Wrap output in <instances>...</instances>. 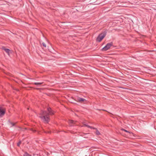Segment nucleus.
I'll return each instance as SVG.
<instances>
[{"mask_svg":"<svg viewBox=\"0 0 156 156\" xmlns=\"http://www.w3.org/2000/svg\"><path fill=\"white\" fill-rule=\"evenodd\" d=\"M48 113L46 111H42L40 113L41 115L39 116L41 119L46 123H48L49 120V115H53L54 114L53 112L51 110L50 108H47Z\"/></svg>","mask_w":156,"mask_h":156,"instance_id":"1","label":"nucleus"},{"mask_svg":"<svg viewBox=\"0 0 156 156\" xmlns=\"http://www.w3.org/2000/svg\"><path fill=\"white\" fill-rule=\"evenodd\" d=\"M42 45H43V46L44 47H45V48H46V44H45L44 43V42H43V43H42Z\"/></svg>","mask_w":156,"mask_h":156,"instance_id":"15","label":"nucleus"},{"mask_svg":"<svg viewBox=\"0 0 156 156\" xmlns=\"http://www.w3.org/2000/svg\"><path fill=\"white\" fill-rule=\"evenodd\" d=\"M9 123H10L12 125V126H11V127H12V126H15V123L11 122H10L9 120Z\"/></svg>","mask_w":156,"mask_h":156,"instance_id":"10","label":"nucleus"},{"mask_svg":"<svg viewBox=\"0 0 156 156\" xmlns=\"http://www.w3.org/2000/svg\"><path fill=\"white\" fill-rule=\"evenodd\" d=\"M23 156H31L27 152H25L23 154Z\"/></svg>","mask_w":156,"mask_h":156,"instance_id":"9","label":"nucleus"},{"mask_svg":"<svg viewBox=\"0 0 156 156\" xmlns=\"http://www.w3.org/2000/svg\"><path fill=\"white\" fill-rule=\"evenodd\" d=\"M5 110L0 106V118L2 117L5 114Z\"/></svg>","mask_w":156,"mask_h":156,"instance_id":"4","label":"nucleus"},{"mask_svg":"<svg viewBox=\"0 0 156 156\" xmlns=\"http://www.w3.org/2000/svg\"><path fill=\"white\" fill-rule=\"evenodd\" d=\"M113 45V43L111 42L109 43H108L106 44V45L102 49V51H105L108 50L111 46Z\"/></svg>","mask_w":156,"mask_h":156,"instance_id":"3","label":"nucleus"},{"mask_svg":"<svg viewBox=\"0 0 156 156\" xmlns=\"http://www.w3.org/2000/svg\"><path fill=\"white\" fill-rule=\"evenodd\" d=\"M71 102L73 103H75V102L73 101H71Z\"/></svg>","mask_w":156,"mask_h":156,"instance_id":"17","label":"nucleus"},{"mask_svg":"<svg viewBox=\"0 0 156 156\" xmlns=\"http://www.w3.org/2000/svg\"><path fill=\"white\" fill-rule=\"evenodd\" d=\"M2 49L4 50L7 54L9 55L10 50L8 48H5V47H2Z\"/></svg>","mask_w":156,"mask_h":156,"instance_id":"7","label":"nucleus"},{"mask_svg":"<svg viewBox=\"0 0 156 156\" xmlns=\"http://www.w3.org/2000/svg\"><path fill=\"white\" fill-rule=\"evenodd\" d=\"M42 83H40V82H35L34 83V84L35 85H41Z\"/></svg>","mask_w":156,"mask_h":156,"instance_id":"11","label":"nucleus"},{"mask_svg":"<svg viewBox=\"0 0 156 156\" xmlns=\"http://www.w3.org/2000/svg\"><path fill=\"white\" fill-rule=\"evenodd\" d=\"M76 122L73 120H69V123L72 124H75Z\"/></svg>","mask_w":156,"mask_h":156,"instance_id":"8","label":"nucleus"},{"mask_svg":"<svg viewBox=\"0 0 156 156\" xmlns=\"http://www.w3.org/2000/svg\"><path fill=\"white\" fill-rule=\"evenodd\" d=\"M76 101L80 102H83L86 101V100L85 99L81 98L79 97H77L75 100Z\"/></svg>","mask_w":156,"mask_h":156,"instance_id":"5","label":"nucleus"},{"mask_svg":"<svg viewBox=\"0 0 156 156\" xmlns=\"http://www.w3.org/2000/svg\"><path fill=\"white\" fill-rule=\"evenodd\" d=\"M21 143V141H20L17 143V146H20V144Z\"/></svg>","mask_w":156,"mask_h":156,"instance_id":"16","label":"nucleus"},{"mask_svg":"<svg viewBox=\"0 0 156 156\" xmlns=\"http://www.w3.org/2000/svg\"><path fill=\"white\" fill-rule=\"evenodd\" d=\"M83 126H81L82 127V126H86V127H87L88 128H90L91 129H96V128H95L94 127H93L91 126H90L88 125L87 124H86L84 122L83 123Z\"/></svg>","mask_w":156,"mask_h":156,"instance_id":"6","label":"nucleus"},{"mask_svg":"<svg viewBox=\"0 0 156 156\" xmlns=\"http://www.w3.org/2000/svg\"><path fill=\"white\" fill-rule=\"evenodd\" d=\"M122 130H123V131H125V132H126L128 133H132L131 132H129V131H128L127 130H125V129H122Z\"/></svg>","mask_w":156,"mask_h":156,"instance_id":"14","label":"nucleus"},{"mask_svg":"<svg viewBox=\"0 0 156 156\" xmlns=\"http://www.w3.org/2000/svg\"><path fill=\"white\" fill-rule=\"evenodd\" d=\"M96 135H100V133L99 132V131H98L97 129H96Z\"/></svg>","mask_w":156,"mask_h":156,"instance_id":"12","label":"nucleus"},{"mask_svg":"<svg viewBox=\"0 0 156 156\" xmlns=\"http://www.w3.org/2000/svg\"><path fill=\"white\" fill-rule=\"evenodd\" d=\"M107 31H105L99 34L96 38V41L98 42H101L104 38L106 36Z\"/></svg>","mask_w":156,"mask_h":156,"instance_id":"2","label":"nucleus"},{"mask_svg":"<svg viewBox=\"0 0 156 156\" xmlns=\"http://www.w3.org/2000/svg\"><path fill=\"white\" fill-rule=\"evenodd\" d=\"M89 133H84L83 135H81V136L83 137L84 138H87L88 137L87 136H85V135H87V134H88Z\"/></svg>","mask_w":156,"mask_h":156,"instance_id":"13","label":"nucleus"}]
</instances>
